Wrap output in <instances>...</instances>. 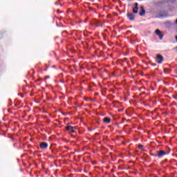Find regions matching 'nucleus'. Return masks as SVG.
<instances>
[{
    "label": "nucleus",
    "mask_w": 177,
    "mask_h": 177,
    "mask_svg": "<svg viewBox=\"0 0 177 177\" xmlns=\"http://www.w3.org/2000/svg\"><path fill=\"white\" fill-rule=\"evenodd\" d=\"M167 154H169V153L166 152L164 150L157 151V156H158V158H161L162 157H164V156H167Z\"/></svg>",
    "instance_id": "nucleus-1"
},
{
    "label": "nucleus",
    "mask_w": 177,
    "mask_h": 177,
    "mask_svg": "<svg viewBox=\"0 0 177 177\" xmlns=\"http://www.w3.org/2000/svg\"><path fill=\"white\" fill-rule=\"evenodd\" d=\"M162 62H164V57H162L160 54H158L156 55V62L158 64H161V63H162Z\"/></svg>",
    "instance_id": "nucleus-2"
},
{
    "label": "nucleus",
    "mask_w": 177,
    "mask_h": 177,
    "mask_svg": "<svg viewBox=\"0 0 177 177\" xmlns=\"http://www.w3.org/2000/svg\"><path fill=\"white\" fill-rule=\"evenodd\" d=\"M139 12V3H135L134 8H133V13L137 15Z\"/></svg>",
    "instance_id": "nucleus-3"
},
{
    "label": "nucleus",
    "mask_w": 177,
    "mask_h": 177,
    "mask_svg": "<svg viewBox=\"0 0 177 177\" xmlns=\"http://www.w3.org/2000/svg\"><path fill=\"white\" fill-rule=\"evenodd\" d=\"M66 130L70 132L71 133H74V132H75V127L72 126H66Z\"/></svg>",
    "instance_id": "nucleus-4"
},
{
    "label": "nucleus",
    "mask_w": 177,
    "mask_h": 177,
    "mask_svg": "<svg viewBox=\"0 0 177 177\" xmlns=\"http://www.w3.org/2000/svg\"><path fill=\"white\" fill-rule=\"evenodd\" d=\"M155 33L156 34V35H158L159 36V38L160 39H162L163 37H164V35H162V32H161V30H160V29H156L155 30Z\"/></svg>",
    "instance_id": "nucleus-5"
},
{
    "label": "nucleus",
    "mask_w": 177,
    "mask_h": 177,
    "mask_svg": "<svg viewBox=\"0 0 177 177\" xmlns=\"http://www.w3.org/2000/svg\"><path fill=\"white\" fill-rule=\"evenodd\" d=\"M40 146V149H41L42 150L45 149H48V143L46 142H42L39 144Z\"/></svg>",
    "instance_id": "nucleus-6"
},
{
    "label": "nucleus",
    "mask_w": 177,
    "mask_h": 177,
    "mask_svg": "<svg viewBox=\"0 0 177 177\" xmlns=\"http://www.w3.org/2000/svg\"><path fill=\"white\" fill-rule=\"evenodd\" d=\"M127 18L131 21H133L135 20V15L133 13H128L127 14Z\"/></svg>",
    "instance_id": "nucleus-7"
},
{
    "label": "nucleus",
    "mask_w": 177,
    "mask_h": 177,
    "mask_svg": "<svg viewBox=\"0 0 177 177\" xmlns=\"http://www.w3.org/2000/svg\"><path fill=\"white\" fill-rule=\"evenodd\" d=\"M160 15L158 17H167L168 13L166 11H160Z\"/></svg>",
    "instance_id": "nucleus-8"
},
{
    "label": "nucleus",
    "mask_w": 177,
    "mask_h": 177,
    "mask_svg": "<svg viewBox=\"0 0 177 177\" xmlns=\"http://www.w3.org/2000/svg\"><path fill=\"white\" fill-rule=\"evenodd\" d=\"M141 11L140 12V16H145L146 15V10H145V7L142 6H140Z\"/></svg>",
    "instance_id": "nucleus-9"
},
{
    "label": "nucleus",
    "mask_w": 177,
    "mask_h": 177,
    "mask_svg": "<svg viewBox=\"0 0 177 177\" xmlns=\"http://www.w3.org/2000/svg\"><path fill=\"white\" fill-rule=\"evenodd\" d=\"M104 122L105 124H110V122H111V119L110 118L106 117L104 118Z\"/></svg>",
    "instance_id": "nucleus-10"
},
{
    "label": "nucleus",
    "mask_w": 177,
    "mask_h": 177,
    "mask_svg": "<svg viewBox=\"0 0 177 177\" xmlns=\"http://www.w3.org/2000/svg\"><path fill=\"white\" fill-rule=\"evenodd\" d=\"M138 147H139V149H140V150H145V147H144L143 145H141V144H140V145H138Z\"/></svg>",
    "instance_id": "nucleus-11"
},
{
    "label": "nucleus",
    "mask_w": 177,
    "mask_h": 177,
    "mask_svg": "<svg viewBox=\"0 0 177 177\" xmlns=\"http://www.w3.org/2000/svg\"><path fill=\"white\" fill-rule=\"evenodd\" d=\"M150 156H151L152 157H158L157 154L154 153H151Z\"/></svg>",
    "instance_id": "nucleus-12"
},
{
    "label": "nucleus",
    "mask_w": 177,
    "mask_h": 177,
    "mask_svg": "<svg viewBox=\"0 0 177 177\" xmlns=\"http://www.w3.org/2000/svg\"><path fill=\"white\" fill-rule=\"evenodd\" d=\"M151 66H152L153 67H156V66H157V64H151Z\"/></svg>",
    "instance_id": "nucleus-13"
},
{
    "label": "nucleus",
    "mask_w": 177,
    "mask_h": 177,
    "mask_svg": "<svg viewBox=\"0 0 177 177\" xmlns=\"http://www.w3.org/2000/svg\"><path fill=\"white\" fill-rule=\"evenodd\" d=\"M118 169H120L121 171H122V169H124V168H123V167H118Z\"/></svg>",
    "instance_id": "nucleus-14"
},
{
    "label": "nucleus",
    "mask_w": 177,
    "mask_h": 177,
    "mask_svg": "<svg viewBox=\"0 0 177 177\" xmlns=\"http://www.w3.org/2000/svg\"><path fill=\"white\" fill-rule=\"evenodd\" d=\"M99 26H100V27H103V24H102V25H97V27H99Z\"/></svg>",
    "instance_id": "nucleus-15"
},
{
    "label": "nucleus",
    "mask_w": 177,
    "mask_h": 177,
    "mask_svg": "<svg viewBox=\"0 0 177 177\" xmlns=\"http://www.w3.org/2000/svg\"><path fill=\"white\" fill-rule=\"evenodd\" d=\"M117 127H120V123H116Z\"/></svg>",
    "instance_id": "nucleus-16"
},
{
    "label": "nucleus",
    "mask_w": 177,
    "mask_h": 177,
    "mask_svg": "<svg viewBox=\"0 0 177 177\" xmlns=\"http://www.w3.org/2000/svg\"><path fill=\"white\" fill-rule=\"evenodd\" d=\"M13 147H16V143H14V144H13Z\"/></svg>",
    "instance_id": "nucleus-17"
},
{
    "label": "nucleus",
    "mask_w": 177,
    "mask_h": 177,
    "mask_svg": "<svg viewBox=\"0 0 177 177\" xmlns=\"http://www.w3.org/2000/svg\"><path fill=\"white\" fill-rule=\"evenodd\" d=\"M55 5H59V3H57V2H55Z\"/></svg>",
    "instance_id": "nucleus-18"
},
{
    "label": "nucleus",
    "mask_w": 177,
    "mask_h": 177,
    "mask_svg": "<svg viewBox=\"0 0 177 177\" xmlns=\"http://www.w3.org/2000/svg\"><path fill=\"white\" fill-rule=\"evenodd\" d=\"M46 78H50V76H46Z\"/></svg>",
    "instance_id": "nucleus-19"
},
{
    "label": "nucleus",
    "mask_w": 177,
    "mask_h": 177,
    "mask_svg": "<svg viewBox=\"0 0 177 177\" xmlns=\"http://www.w3.org/2000/svg\"><path fill=\"white\" fill-rule=\"evenodd\" d=\"M11 139H12V142H13V140H15V139L13 138H11Z\"/></svg>",
    "instance_id": "nucleus-20"
},
{
    "label": "nucleus",
    "mask_w": 177,
    "mask_h": 177,
    "mask_svg": "<svg viewBox=\"0 0 177 177\" xmlns=\"http://www.w3.org/2000/svg\"><path fill=\"white\" fill-rule=\"evenodd\" d=\"M166 69H164V73H167V71H165Z\"/></svg>",
    "instance_id": "nucleus-21"
},
{
    "label": "nucleus",
    "mask_w": 177,
    "mask_h": 177,
    "mask_svg": "<svg viewBox=\"0 0 177 177\" xmlns=\"http://www.w3.org/2000/svg\"><path fill=\"white\" fill-rule=\"evenodd\" d=\"M176 41H177V36H176Z\"/></svg>",
    "instance_id": "nucleus-22"
},
{
    "label": "nucleus",
    "mask_w": 177,
    "mask_h": 177,
    "mask_svg": "<svg viewBox=\"0 0 177 177\" xmlns=\"http://www.w3.org/2000/svg\"><path fill=\"white\" fill-rule=\"evenodd\" d=\"M46 70H48V69H47V68H45V69H44V71H46Z\"/></svg>",
    "instance_id": "nucleus-23"
},
{
    "label": "nucleus",
    "mask_w": 177,
    "mask_h": 177,
    "mask_svg": "<svg viewBox=\"0 0 177 177\" xmlns=\"http://www.w3.org/2000/svg\"><path fill=\"white\" fill-rule=\"evenodd\" d=\"M176 24H177V19H176Z\"/></svg>",
    "instance_id": "nucleus-24"
},
{
    "label": "nucleus",
    "mask_w": 177,
    "mask_h": 177,
    "mask_svg": "<svg viewBox=\"0 0 177 177\" xmlns=\"http://www.w3.org/2000/svg\"><path fill=\"white\" fill-rule=\"evenodd\" d=\"M89 9H92V8H91V7H90V8H89Z\"/></svg>",
    "instance_id": "nucleus-25"
}]
</instances>
